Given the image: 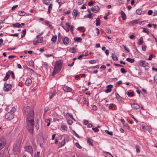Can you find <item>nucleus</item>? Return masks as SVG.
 I'll use <instances>...</instances> for the list:
<instances>
[{"instance_id": "a878e982", "label": "nucleus", "mask_w": 157, "mask_h": 157, "mask_svg": "<svg viewBox=\"0 0 157 157\" xmlns=\"http://www.w3.org/2000/svg\"><path fill=\"white\" fill-rule=\"evenodd\" d=\"M126 60L131 63H133L134 61V59L130 58H128L126 59Z\"/></svg>"}, {"instance_id": "c85d7f7f", "label": "nucleus", "mask_w": 157, "mask_h": 157, "mask_svg": "<svg viewBox=\"0 0 157 157\" xmlns=\"http://www.w3.org/2000/svg\"><path fill=\"white\" fill-rule=\"evenodd\" d=\"M96 26H99L100 25V19L98 18L96 20Z\"/></svg>"}, {"instance_id": "aec40b11", "label": "nucleus", "mask_w": 157, "mask_h": 157, "mask_svg": "<svg viewBox=\"0 0 157 157\" xmlns=\"http://www.w3.org/2000/svg\"><path fill=\"white\" fill-rule=\"evenodd\" d=\"M121 14L123 19V20H125L126 17L125 13L123 11L121 10Z\"/></svg>"}, {"instance_id": "7ed1b4c3", "label": "nucleus", "mask_w": 157, "mask_h": 157, "mask_svg": "<svg viewBox=\"0 0 157 157\" xmlns=\"http://www.w3.org/2000/svg\"><path fill=\"white\" fill-rule=\"evenodd\" d=\"M21 148V143L18 142L14 144L13 149L15 152H20Z\"/></svg>"}, {"instance_id": "4468645a", "label": "nucleus", "mask_w": 157, "mask_h": 157, "mask_svg": "<svg viewBox=\"0 0 157 157\" xmlns=\"http://www.w3.org/2000/svg\"><path fill=\"white\" fill-rule=\"evenodd\" d=\"M131 106L132 107L134 108L135 109H137L140 108V106L137 104H136L135 103H133L132 104H131Z\"/></svg>"}, {"instance_id": "de8ad7c7", "label": "nucleus", "mask_w": 157, "mask_h": 157, "mask_svg": "<svg viewBox=\"0 0 157 157\" xmlns=\"http://www.w3.org/2000/svg\"><path fill=\"white\" fill-rule=\"evenodd\" d=\"M136 148L137 152H139L140 151V147L138 145H136Z\"/></svg>"}, {"instance_id": "4c0bfd02", "label": "nucleus", "mask_w": 157, "mask_h": 157, "mask_svg": "<svg viewBox=\"0 0 157 157\" xmlns=\"http://www.w3.org/2000/svg\"><path fill=\"white\" fill-rule=\"evenodd\" d=\"M105 132L109 135H110L111 136L113 135V133L112 132V131L109 132L108 130H106L105 131Z\"/></svg>"}, {"instance_id": "338daca9", "label": "nucleus", "mask_w": 157, "mask_h": 157, "mask_svg": "<svg viewBox=\"0 0 157 157\" xmlns=\"http://www.w3.org/2000/svg\"><path fill=\"white\" fill-rule=\"evenodd\" d=\"M93 5V2H92V1H90V2L88 3V5L89 6H92Z\"/></svg>"}, {"instance_id": "9d476101", "label": "nucleus", "mask_w": 157, "mask_h": 157, "mask_svg": "<svg viewBox=\"0 0 157 157\" xmlns=\"http://www.w3.org/2000/svg\"><path fill=\"white\" fill-rule=\"evenodd\" d=\"M113 85H108L107 86V89L105 90V92L107 93L110 92L111 91V88L113 87Z\"/></svg>"}, {"instance_id": "ddd939ff", "label": "nucleus", "mask_w": 157, "mask_h": 157, "mask_svg": "<svg viewBox=\"0 0 157 157\" xmlns=\"http://www.w3.org/2000/svg\"><path fill=\"white\" fill-rule=\"evenodd\" d=\"M64 91L67 92H70L71 91L72 89L68 86H64L63 88Z\"/></svg>"}, {"instance_id": "09e8293b", "label": "nucleus", "mask_w": 157, "mask_h": 157, "mask_svg": "<svg viewBox=\"0 0 157 157\" xmlns=\"http://www.w3.org/2000/svg\"><path fill=\"white\" fill-rule=\"evenodd\" d=\"M78 29L79 30H82V32H84L85 31V30L84 29V27H80L78 28Z\"/></svg>"}, {"instance_id": "1a4fd4ad", "label": "nucleus", "mask_w": 157, "mask_h": 157, "mask_svg": "<svg viewBox=\"0 0 157 157\" xmlns=\"http://www.w3.org/2000/svg\"><path fill=\"white\" fill-rule=\"evenodd\" d=\"M91 9V11L94 13H96L99 10V8L98 6H94Z\"/></svg>"}, {"instance_id": "f8f14e48", "label": "nucleus", "mask_w": 157, "mask_h": 157, "mask_svg": "<svg viewBox=\"0 0 157 157\" xmlns=\"http://www.w3.org/2000/svg\"><path fill=\"white\" fill-rule=\"evenodd\" d=\"M140 63L141 66L144 67H147L148 65V63H147L146 62L143 61H140Z\"/></svg>"}, {"instance_id": "e2e57ef3", "label": "nucleus", "mask_w": 157, "mask_h": 157, "mask_svg": "<svg viewBox=\"0 0 157 157\" xmlns=\"http://www.w3.org/2000/svg\"><path fill=\"white\" fill-rule=\"evenodd\" d=\"M153 57V56L152 55V54H151L149 56V57L148 58V60H151L152 59V57Z\"/></svg>"}, {"instance_id": "393cba45", "label": "nucleus", "mask_w": 157, "mask_h": 157, "mask_svg": "<svg viewBox=\"0 0 157 157\" xmlns=\"http://www.w3.org/2000/svg\"><path fill=\"white\" fill-rule=\"evenodd\" d=\"M52 4H50L49 6L48 7V13H50L51 12V10L52 9Z\"/></svg>"}, {"instance_id": "2f4dec72", "label": "nucleus", "mask_w": 157, "mask_h": 157, "mask_svg": "<svg viewBox=\"0 0 157 157\" xmlns=\"http://www.w3.org/2000/svg\"><path fill=\"white\" fill-rule=\"evenodd\" d=\"M126 94L129 97H132L133 95V92H127L126 93Z\"/></svg>"}, {"instance_id": "dca6fc26", "label": "nucleus", "mask_w": 157, "mask_h": 157, "mask_svg": "<svg viewBox=\"0 0 157 157\" xmlns=\"http://www.w3.org/2000/svg\"><path fill=\"white\" fill-rule=\"evenodd\" d=\"M139 23L138 21L137 20H134L130 21L129 23V25H132Z\"/></svg>"}, {"instance_id": "603ef678", "label": "nucleus", "mask_w": 157, "mask_h": 157, "mask_svg": "<svg viewBox=\"0 0 157 157\" xmlns=\"http://www.w3.org/2000/svg\"><path fill=\"white\" fill-rule=\"evenodd\" d=\"M122 46L124 47V49L127 52H130V50L125 45H123Z\"/></svg>"}, {"instance_id": "e433bc0d", "label": "nucleus", "mask_w": 157, "mask_h": 157, "mask_svg": "<svg viewBox=\"0 0 157 157\" xmlns=\"http://www.w3.org/2000/svg\"><path fill=\"white\" fill-rule=\"evenodd\" d=\"M136 13L138 15H141L142 14V11L140 10H137L136 11Z\"/></svg>"}, {"instance_id": "4be33fe9", "label": "nucleus", "mask_w": 157, "mask_h": 157, "mask_svg": "<svg viewBox=\"0 0 157 157\" xmlns=\"http://www.w3.org/2000/svg\"><path fill=\"white\" fill-rule=\"evenodd\" d=\"M109 108L112 110L115 109H116L115 105L113 104H110L109 106Z\"/></svg>"}, {"instance_id": "9b49d317", "label": "nucleus", "mask_w": 157, "mask_h": 157, "mask_svg": "<svg viewBox=\"0 0 157 157\" xmlns=\"http://www.w3.org/2000/svg\"><path fill=\"white\" fill-rule=\"evenodd\" d=\"M63 43L66 45H67L69 43V39L67 37H65L63 40Z\"/></svg>"}, {"instance_id": "cd10ccee", "label": "nucleus", "mask_w": 157, "mask_h": 157, "mask_svg": "<svg viewBox=\"0 0 157 157\" xmlns=\"http://www.w3.org/2000/svg\"><path fill=\"white\" fill-rule=\"evenodd\" d=\"M18 14L20 16H23L25 15V13L24 11H21L18 12Z\"/></svg>"}, {"instance_id": "ea45409f", "label": "nucleus", "mask_w": 157, "mask_h": 157, "mask_svg": "<svg viewBox=\"0 0 157 157\" xmlns=\"http://www.w3.org/2000/svg\"><path fill=\"white\" fill-rule=\"evenodd\" d=\"M45 24L47 25L49 27H51V25L50 22L48 21H45Z\"/></svg>"}, {"instance_id": "b1692460", "label": "nucleus", "mask_w": 157, "mask_h": 157, "mask_svg": "<svg viewBox=\"0 0 157 157\" xmlns=\"http://www.w3.org/2000/svg\"><path fill=\"white\" fill-rule=\"evenodd\" d=\"M87 143L89 144L90 145L92 146L93 144V140L90 138H88L87 140Z\"/></svg>"}, {"instance_id": "2eb2a0df", "label": "nucleus", "mask_w": 157, "mask_h": 157, "mask_svg": "<svg viewBox=\"0 0 157 157\" xmlns=\"http://www.w3.org/2000/svg\"><path fill=\"white\" fill-rule=\"evenodd\" d=\"M32 80L29 78H27L25 81V84L27 86L30 85L32 83Z\"/></svg>"}, {"instance_id": "72a5a7b5", "label": "nucleus", "mask_w": 157, "mask_h": 157, "mask_svg": "<svg viewBox=\"0 0 157 157\" xmlns=\"http://www.w3.org/2000/svg\"><path fill=\"white\" fill-rule=\"evenodd\" d=\"M143 32L144 33H146L148 34L149 33V31L148 29L146 28H143Z\"/></svg>"}, {"instance_id": "c03bdc74", "label": "nucleus", "mask_w": 157, "mask_h": 157, "mask_svg": "<svg viewBox=\"0 0 157 157\" xmlns=\"http://www.w3.org/2000/svg\"><path fill=\"white\" fill-rule=\"evenodd\" d=\"M106 31L107 33H111L110 28H107L106 29Z\"/></svg>"}, {"instance_id": "8fccbe9b", "label": "nucleus", "mask_w": 157, "mask_h": 157, "mask_svg": "<svg viewBox=\"0 0 157 157\" xmlns=\"http://www.w3.org/2000/svg\"><path fill=\"white\" fill-rule=\"evenodd\" d=\"M65 144V140H63L61 142L60 144L61 146H63Z\"/></svg>"}, {"instance_id": "a18cd8bd", "label": "nucleus", "mask_w": 157, "mask_h": 157, "mask_svg": "<svg viewBox=\"0 0 157 157\" xmlns=\"http://www.w3.org/2000/svg\"><path fill=\"white\" fill-rule=\"evenodd\" d=\"M50 121L49 119H47L45 120V122L46 123H47V126H49L50 124Z\"/></svg>"}, {"instance_id": "bb28decb", "label": "nucleus", "mask_w": 157, "mask_h": 157, "mask_svg": "<svg viewBox=\"0 0 157 157\" xmlns=\"http://www.w3.org/2000/svg\"><path fill=\"white\" fill-rule=\"evenodd\" d=\"M57 38V36H53L51 39V41L53 42H55Z\"/></svg>"}, {"instance_id": "052dcab7", "label": "nucleus", "mask_w": 157, "mask_h": 157, "mask_svg": "<svg viewBox=\"0 0 157 157\" xmlns=\"http://www.w3.org/2000/svg\"><path fill=\"white\" fill-rule=\"evenodd\" d=\"M48 107H45L44 109V113H46V112L48 111Z\"/></svg>"}, {"instance_id": "5fc2aeb1", "label": "nucleus", "mask_w": 157, "mask_h": 157, "mask_svg": "<svg viewBox=\"0 0 157 157\" xmlns=\"http://www.w3.org/2000/svg\"><path fill=\"white\" fill-rule=\"evenodd\" d=\"M92 129L95 132H98L99 131V129L97 127L93 128Z\"/></svg>"}, {"instance_id": "a211bd4d", "label": "nucleus", "mask_w": 157, "mask_h": 157, "mask_svg": "<svg viewBox=\"0 0 157 157\" xmlns=\"http://www.w3.org/2000/svg\"><path fill=\"white\" fill-rule=\"evenodd\" d=\"M61 129L62 130L66 131L67 128V126L64 124H62L61 125Z\"/></svg>"}, {"instance_id": "bf43d9fd", "label": "nucleus", "mask_w": 157, "mask_h": 157, "mask_svg": "<svg viewBox=\"0 0 157 157\" xmlns=\"http://www.w3.org/2000/svg\"><path fill=\"white\" fill-rule=\"evenodd\" d=\"M146 48V46H145V45H143L142 47V49L143 51H145Z\"/></svg>"}, {"instance_id": "79ce46f5", "label": "nucleus", "mask_w": 157, "mask_h": 157, "mask_svg": "<svg viewBox=\"0 0 157 157\" xmlns=\"http://www.w3.org/2000/svg\"><path fill=\"white\" fill-rule=\"evenodd\" d=\"M70 52L72 53H75L76 52V49L74 48H72L70 49Z\"/></svg>"}, {"instance_id": "f03ea898", "label": "nucleus", "mask_w": 157, "mask_h": 157, "mask_svg": "<svg viewBox=\"0 0 157 157\" xmlns=\"http://www.w3.org/2000/svg\"><path fill=\"white\" fill-rule=\"evenodd\" d=\"M61 63L60 61H57L56 62L55 64L54 69L53 73V75L59 72L61 68Z\"/></svg>"}, {"instance_id": "3c124183", "label": "nucleus", "mask_w": 157, "mask_h": 157, "mask_svg": "<svg viewBox=\"0 0 157 157\" xmlns=\"http://www.w3.org/2000/svg\"><path fill=\"white\" fill-rule=\"evenodd\" d=\"M96 63L95 60H90L89 61V63L91 64H94Z\"/></svg>"}, {"instance_id": "c756f323", "label": "nucleus", "mask_w": 157, "mask_h": 157, "mask_svg": "<svg viewBox=\"0 0 157 157\" xmlns=\"http://www.w3.org/2000/svg\"><path fill=\"white\" fill-rule=\"evenodd\" d=\"M43 1L44 3L46 5H49L50 4H51L50 2L51 1V0H43Z\"/></svg>"}, {"instance_id": "7c9ffc66", "label": "nucleus", "mask_w": 157, "mask_h": 157, "mask_svg": "<svg viewBox=\"0 0 157 157\" xmlns=\"http://www.w3.org/2000/svg\"><path fill=\"white\" fill-rule=\"evenodd\" d=\"M66 117H70V118L75 120L74 118L73 117V116L72 115H71V114L69 113H67L66 114Z\"/></svg>"}, {"instance_id": "f257e3e1", "label": "nucleus", "mask_w": 157, "mask_h": 157, "mask_svg": "<svg viewBox=\"0 0 157 157\" xmlns=\"http://www.w3.org/2000/svg\"><path fill=\"white\" fill-rule=\"evenodd\" d=\"M24 115L26 117V127L32 133L34 130V113L32 108L29 106L25 107L23 110Z\"/></svg>"}, {"instance_id": "423d86ee", "label": "nucleus", "mask_w": 157, "mask_h": 157, "mask_svg": "<svg viewBox=\"0 0 157 157\" xmlns=\"http://www.w3.org/2000/svg\"><path fill=\"white\" fill-rule=\"evenodd\" d=\"M5 118L8 120H12L14 117L13 114L9 112L5 115Z\"/></svg>"}, {"instance_id": "0eeeda50", "label": "nucleus", "mask_w": 157, "mask_h": 157, "mask_svg": "<svg viewBox=\"0 0 157 157\" xmlns=\"http://www.w3.org/2000/svg\"><path fill=\"white\" fill-rule=\"evenodd\" d=\"M25 151L29 153L30 154H32L33 153V149L32 147L31 146H27L25 147Z\"/></svg>"}, {"instance_id": "6e6d98bb", "label": "nucleus", "mask_w": 157, "mask_h": 157, "mask_svg": "<svg viewBox=\"0 0 157 157\" xmlns=\"http://www.w3.org/2000/svg\"><path fill=\"white\" fill-rule=\"evenodd\" d=\"M16 57V56L15 55H10L8 56V58L10 59H12Z\"/></svg>"}, {"instance_id": "f3484780", "label": "nucleus", "mask_w": 157, "mask_h": 157, "mask_svg": "<svg viewBox=\"0 0 157 157\" xmlns=\"http://www.w3.org/2000/svg\"><path fill=\"white\" fill-rule=\"evenodd\" d=\"M10 75V72L8 71L7 72L6 74L5 77L4 78V81H6L9 78Z\"/></svg>"}, {"instance_id": "69168bd1", "label": "nucleus", "mask_w": 157, "mask_h": 157, "mask_svg": "<svg viewBox=\"0 0 157 157\" xmlns=\"http://www.w3.org/2000/svg\"><path fill=\"white\" fill-rule=\"evenodd\" d=\"M104 100L105 101L104 104L106 106H107L108 105V104H107V102H108V101L107 100H106L105 99H104Z\"/></svg>"}, {"instance_id": "864d4df0", "label": "nucleus", "mask_w": 157, "mask_h": 157, "mask_svg": "<svg viewBox=\"0 0 157 157\" xmlns=\"http://www.w3.org/2000/svg\"><path fill=\"white\" fill-rule=\"evenodd\" d=\"M121 71L122 73H125L127 72L126 71L124 68H122L121 69Z\"/></svg>"}, {"instance_id": "412c9836", "label": "nucleus", "mask_w": 157, "mask_h": 157, "mask_svg": "<svg viewBox=\"0 0 157 157\" xmlns=\"http://www.w3.org/2000/svg\"><path fill=\"white\" fill-rule=\"evenodd\" d=\"M74 40L75 41H78L79 42H81L82 39L79 37H75L74 38Z\"/></svg>"}, {"instance_id": "13d9d810", "label": "nucleus", "mask_w": 157, "mask_h": 157, "mask_svg": "<svg viewBox=\"0 0 157 157\" xmlns=\"http://www.w3.org/2000/svg\"><path fill=\"white\" fill-rule=\"evenodd\" d=\"M97 109H98L96 105H93V106L92 107V109L94 110H96Z\"/></svg>"}, {"instance_id": "473e14b6", "label": "nucleus", "mask_w": 157, "mask_h": 157, "mask_svg": "<svg viewBox=\"0 0 157 157\" xmlns=\"http://www.w3.org/2000/svg\"><path fill=\"white\" fill-rule=\"evenodd\" d=\"M13 26L16 27H20L21 26V25L18 23H16L15 24H13Z\"/></svg>"}, {"instance_id": "37998d69", "label": "nucleus", "mask_w": 157, "mask_h": 157, "mask_svg": "<svg viewBox=\"0 0 157 157\" xmlns=\"http://www.w3.org/2000/svg\"><path fill=\"white\" fill-rule=\"evenodd\" d=\"M67 123L69 125H71L73 123L72 121L71 120L67 119Z\"/></svg>"}, {"instance_id": "58836bf2", "label": "nucleus", "mask_w": 157, "mask_h": 157, "mask_svg": "<svg viewBox=\"0 0 157 157\" xmlns=\"http://www.w3.org/2000/svg\"><path fill=\"white\" fill-rule=\"evenodd\" d=\"M40 151L37 152L35 154L34 157H40Z\"/></svg>"}, {"instance_id": "5701e85b", "label": "nucleus", "mask_w": 157, "mask_h": 157, "mask_svg": "<svg viewBox=\"0 0 157 157\" xmlns=\"http://www.w3.org/2000/svg\"><path fill=\"white\" fill-rule=\"evenodd\" d=\"M112 57L113 60L116 61H117L118 58L115 54H113L112 56Z\"/></svg>"}, {"instance_id": "a19ab883", "label": "nucleus", "mask_w": 157, "mask_h": 157, "mask_svg": "<svg viewBox=\"0 0 157 157\" xmlns=\"http://www.w3.org/2000/svg\"><path fill=\"white\" fill-rule=\"evenodd\" d=\"M94 16L93 13H90L88 14L87 15V17L89 18H92Z\"/></svg>"}, {"instance_id": "39448f33", "label": "nucleus", "mask_w": 157, "mask_h": 157, "mask_svg": "<svg viewBox=\"0 0 157 157\" xmlns=\"http://www.w3.org/2000/svg\"><path fill=\"white\" fill-rule=\"evenodd\" d=\"M12 87V86L10 84L5 83L4 85V90L6 91H9Z\"/></svg>"}, {"instance_id": "680f3d73", "label": "nucleus", "mask_w": 157, "mask_h": 157, "mask_svg": "<svg viewBox=\"0 0 157 157\" xmlns=\"http://www.w3.org/2000/svg\"><path fill=\"white\" fill-rule=\"evenodd\" d=\"M84 56V55L83 54H82V55H80L77 58L78 59H80L81 58H82V57H83Z\"/></svg>"}, {"instance_id": "f704fd0d", "label": "nucleus", "mask_w": 157, "mask_h": 157, "mask_svg": "<svg viewBox=\"0 0 157 157\" xmlns=\"http://www.w3.org/2000/svg\"><path fill=\"white\" fill-rule=\"evenodd\" d=\"M143 43V39L142 37H141L139 40V43L140 44L142 45Z\"/></svg>"}, {"instance_id": "4d7b16f0", "label": "nucleus", "mask_w": 157, "mask_h": 157, "mask_svg": "<svg viewBox=\"0 0 157 157\" xmlns=\"http://www.w3.org/2000/svg\"><path fill=\"white\" fill-rule=\"evenodd\" d=\"M76 146L78 148L80 149L81 148V147L80 145L78 143H75Z\"/></svg>"}, {"instance_id": "20e7f679", "label": "nucleus", "mask_w": 157, "mask_h": 157, "mask_svg": "<svg viewBox=\"0 0 157 157\" xmlns=\"http://www.w3.org/2000/svg\"><path fill=\"white\" fill-rule=\"evenodd\" d=\"M66 25L67 26V27L65 29L63 26H62V27L66 30L67 32H68L70 30H71V32H73V31L74 27L72 25H71L68 23L66 22L65 23Z\"/></svg>"}, {"instance_id": "774afa93", "label": "nucleus", "mask_w": 157, "mask_h": 157, "mask_svg": "<svg viewBox=\"0 0 157 157\" xmlns=\"http://www.w3.org/2000/svg\"><path fill=\"white\" fill-rule=\"evenodd\" d=\"M135 37V36L134 35H132L129 36V38L130 39H132Z\"/></svg>"}, {"instance_id": "0e129e2a", "label": "nucleus", "mask_w": 157, "mask_h": 157, "mask_svg": "<svg viewBox=\"0 0 157 157\" xmlns=\"http://www.w3.org/2000/svg\"><path fill=\"white\" fill-rule=\"evenodd\" d=\"M83 0H78V3L79 5L81 4L82 3Z\"/></svg>"}, {"instance_id": "c9c22d12", "label": "nucleus", "mask_w": 157, "mask_h": 157, "mask_svg": "<svg viewBox=\"0 0 157 157\" xmlns=\"http://www.w3.org/2000/svg\"><path fill=\"white\" fill-rule=\"evenodd\" d=\"M29 65L31 67H33L34 66V62L33 61L31 60L29 62Z\"/></svg>"}, {"instance_id": "6ab92c4d", "label": "nucleus", "mask_w": 157, "mask_h": 157, "mask_svg": "<svg viewBox=\"0 0 157 157\" xmlns=\"http://www.w3.org/2000/svg\"><path fill=\"white\" fill-rule=\"evenodd\" d=\"M78 13L79 12L77 10H76L75 9L73 10V15L75 16V17L77 16Z\"/></svg>"}, {"instance_id": "6e6552de", "label": "nucleus", "mask_w": 157, "mask_h": 157, "mask_svg": "<svg viewBox=\"0 0 157 157\" xmlns=\"http://www.w3.org/2000/svg\"><path fill=\"white\" fill-rule=\"evenodd\" d=\"M6 144V141L4 139L0 140V150L3 148Z\"/></svg>"}, {"instance_id": "49530a36", "label": "nucleus", "mask_w": 157, "mask_h": 157, "mask_svg": "<svg viewBox=\"0 0 157 157\" xmlns=\"http://www.w3.org/2000/svg\"><path fill=\"white\" fill-rule=\"evenodd\" d=\"M38 43H42L43 42V37H40L37 40Z\"/></svg>"}]
</instances>
